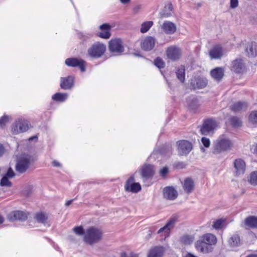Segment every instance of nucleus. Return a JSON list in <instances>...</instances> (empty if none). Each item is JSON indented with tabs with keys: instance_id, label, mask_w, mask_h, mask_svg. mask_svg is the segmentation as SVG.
Wrapping results in <instances>:
<instances>
[{
	"instance_id": "1",
	"label": "nucleus",
	"mask_w": 257,
	"mask_h": 257,
	"mask_svg": "<svg viewBox=\"0 0 257 257\" xmlns=\"http://www.w3.org/2000/svg\"><path fill=\"white\" fill-rule=\"evenodd\" d=\"M103 232L100 229L95 227H90L85 230L83 240L85 242L93 245L99 242L102 238Z\"/></svg>"
},
{
	"instance_id": "2",
	"label": "nucleus",
	"mask_w": 257,
	"mask_h": 257,
	"mask_svg": "<svg viewBox=\"0 0 257 257\" xmlns=\"http://www.w3.org/2000/svg\"><path fill=\"white\" fill-rule=\"evenodd\" d=\"M232 147V144L229 139L219 138L216 140L213 144V153L215 154H218L230 150Z\"/></svg>"
},
{
	"instance_id": "3",
	"label": "nucleus",
	"mask_w": 257,
	"mask_h": 257,
	"mask_svg": "<svg viewBox=\"0 0 257 257\" xmlns=\"http://www.w3.org/2000/svg\"><path fill=\"white\" fill-rule=\"evenodd\" d=\"M139 173L144 181L151 179L155 174V168L154 166L145 164L141 167Z\"/></svg>"
},
{
	"instance_id": "4",
	"label": "nucleus",
	"mask_w": 257,
	"mask_h": 257,
	"mask_svg": "<svg viewBox=\"0 0 257 257\" xmlns=\"http://www.w3.org/2000/svg\"><path fill=\"white\" fill-rule=\"evenodd\" d=\"M106 46L98 42L94 43L88 50L89 55L95 58L100 57L105 52Z\"/></svg>"
},
{
	"instance_id": "5",
	"label": "nucleus",
	"mask_w": 257,
	"mask_h": 257,
	"mask_svg": "<svg viewBox=\"0 0 257 257\" xmlns=\"http://www.w3.org/2000/svg\"><path fill=\"white\" fill-rule=\"evenodd\" d=\"M135 181L134 175H132L128 178L124 186L125 191L136 193L141 190L142 187L140 184L139 183H136Z\"/></svg>"
},
{
	"instance_id": "6",
	"label": "nucleus",
	"mask_w": 257,
	"mask_h": 257,
	"mask_svg": "<svg viewBox=\"0 0 257 257\" xmlns=\"http://www.w3.org/2000/svg\"><path fill=\"white\" fill-rule=\"evenodd\" d=\"M109 50L115 55H120L124 51L123 43L120 39H114L109 42Z\"/></svg>"
},
{
	"instance_id": "7",
	"label": "nucleus",
	"mask_w": 257,
	"mask_h": 257,
	"mask_svg": "<svg viewBox=\"0 0 257 257\" xmlns=\"http://www.w3.org/2000/svg\"><path fill=\"white\" fill-rule=\"evenodd\" d=\"M217 125L216 121L212 119L205 120L200 128L201 133L203 135H208L212 133Z\"/></svg>"
},
{
	"instance_id": "8",
	"label": "nucleus",
	"mask_w": 257,
	"mask_h": 257,
	"mask_svg": "<svg viewBox=\"0 0 257 257\" xmlns=\"http://www.w3.org/2000/svg\"><path fill=\"white\" fill-rule=\"evenodd\" d=\"M178 152L179 155H187L192 149V145L189 141L182 140L177 143Z\"/></svg>"
},
{
	"instance_id": "9",
	"label": "nucleus",
	"mask_w": 257,
	"mask_h": 257,
	"mask_svg": "<svg viewBox=\"0 0 257 257\" xmlns=\"http://www.w3.org/2000/svg\"><path fill=\"white\" fill-rule=\"evenodd\" d=\"M167 57L172 61H175L179 60L182 55V50L176 46H171L166 50Z\"/></svg>"
},
{
	"instance_id": "10",
	"label": "nucleus",
	"mask_w": 257,
	"mask_h": 257,
	"mask_svg": "<svg viewBox=\"0 0 257 257\" xmlns=\"http://www.w3.org/2000/svg\"><path fill=\"white\" fill-rule=\"evenodd\" d=\"M196 249L203 253H208L212 251L213 247L208 245L202 240L200 238L195 242V244Z\"/></svg>"
},
{
	"instance_id": "11",
	"label": "nucleus",
	"mask_w": 257,
	"mask_h": 257,
	"mask_svg": "<svg viewBox=\"0 0 257 257\" xmlns=\"http://www.w3.org/2000/svg\"><path fill=\"white\" fill-rule=\"evenodd\" d=\"M29 128V122L25 120H18L15 125V127L12 129L14 134H17L19 133L25 132Z\"/></svg>"
},
{
	"instance_id": "12",
	"label": "nucleus",
	"mask_w": 257,
	"mask_h": 257,
	"mask_svg": "<svg viewBox=\"0 0 257 257\" xmlns=\"http://www.w3.org/2000/svg\"><path fill=\"white\" fill-rule=\"evenodd\" d=\"M65 64L68 66L79 67L82 72H84L85 69V62L82 60L76 58H70L65 60Z\"/></svg>"
},
{
	"instance_id": "13",
	"label": "nucleus",
	"mask_w": 257,
	"mask_h": 257,
	"mask_svg": "<svg viewBox=\"0 0 257 257\" xmlns=\"http://www.w3.org/2000/svg\"><path fill=\"white\" fill-rule=\"evenodd\" d=\"M164 198L168 200H175L178 196V192L172 186L166 187L163 189Z\"/></svg>"
},
{
	"instance_id": "14",
	"label": "nucleus",
	"mask_w": 257,
	"mask_h": 257,
	"mask_svg": "<svg viewBox=\"0 0 257 257\" xmlns=\"http://www.w3.org/2000/svg\"><path fill=\"white\" fill-rule=\"evenodd\" d=\"M8 218L11 221L20 220L24 221L27 218L26 213L22 211H14L8 215Z\"/></svg>"
},
{
	"instance_id": "15",
	"label": "nucleus",
	"mask_w": 257,
	"mask_h": 257,
	"mask_svg": "<svg viewBox=\"0 0 257 257\" xmlns=\"http://www.w3.org/2000/svg\"><path fill=\"white\" fill-rule=\"evenodd\" d=\"M155 39L152 37H147L141 42V47L145 51L151 50L155 46Z\"/></svg>"
},
{
	"instance_id": "16",
	"label": "nucleus",
	"mask_w": 257,
	"mask_h": 257,
	"mask_svg": "<svg viewBox=\"0 0 257 257\" xmlns=\"http://www.w3.org/2000/svg\"><path fill=\"white\" fill-rule=\"evenodd\" d=\"M99 28L101 31L97 34V36L103 39H109L111 36L110 26L108 24H103L99 26Z\"/></svg>"
},
{
	"instance_id": "17",
	"label": "nucleus",
	"mask_w": 257,
	"mask_h": 257,
	"mask_svg": "<svg viewBox=\"0 0 257 257\" xmlns=\"http://www.w3.org/2000/svg\"><path fill=\"white\" fill-rule=\"evenodd\" d=\"M161 29L166 34L171 35L176 31V26L171 22L166 21L161 25Z\"/></svg>"
},
{
	"instance_id": "18",
	"label": "nucleus",
	"mask_w": 257,
	"mask_h": 257,
	"mask_svg": "<svg viewBox=\"0 0 257 257\" xmlns=\"http://www.w3.org/2000/svg\"><path fill=\"white\" fill-rule=\"evenodd\" d=\"M74 78L72 76L67 77H61L60 87L63 89H70L74 85Z\"/></svg>"
},
{
	"instance_id": "19",
	"label": "nucleus",
	"mask_w": 257,
	"mask_h": 257,
	"mask_svg": "<svg viewBox=\"0 0 257 257\" xmlns=\"http://www.w3.org/2000/svg\"><path fill=\"white\" fill-rule=\"evenodd\" d=\"M207 80L204 78H197L194 80H192L191 86L193 89H201L206 86Z\"/></svg>"
},
{
	"instance_id": "20",
	"label": "nucleus",
	"mask_w": 257,
	"mask_h": 257,
	"mask_svg": "<svg viewBox=\"0 0 257 257\" xmlns=\"http://www.w3.org/2000/svg\"><path fill=\"white\" fill-rule=\"evenodd\" d=\"M235 176H238L244 173L246 165L245 162H233Z\"/></svg>"
},
{
	"instance_id": "21",
	"label": "nucleus",
	"mask_w": 257,
	"mask_h": 257,
	"mask_svg": "<svg viewBox=\"0 0 257 257\" xmlns=\"http://www.w3.org/2000/svg\"><path fill=\"white\" fill-rule=\"evenodd\" d=\"M244 65L241 59H237L232 62L231 70L236 73H241L244 70Z\"/></svg>"
},
{
	"instance_id": "22",
	"label": "nucleus",
	"mask_w": 257,
	"mask_h": 257,
	"mask_svg": "<svg viewBox=\"0 0 257 257\" xmlns=\"http://www.w3.org/2000/svg\"><path fill=\"white\" fill-rule=\"evenodd\" d=\"M245 51L248 57H255L257 55V44L253 42L248 43Z\"/></svg>"
},
{
	"instance_id": "23",
	"label": "nucleus",
	"mask_w": 257,
	"mask_h": 257,
	"mask_svg": "<svg viewBox=\"0 0 257 257\" xmlns=\"http://www.w3.org/2000/svg\"><path fill=\"white\" fill-rule=\"evenodd\" d=\"M32 162H17L15 168L17 172L22 174L25 173L31 166Z\"/></svg>"
},
{
	"instance_id": "24",
	"label": "nucleus",
	"mask_w": 257,
	"mask_h": 257,
	"mask_svg": "<svg viewBox=\"0 0 257 257\" xmlns=\"http://www.w3.org/2000/svg\"><path fill=\"white\" fill-rule=\"evenodd\" d=\"M199 238L211 246L216 244L217 242V238L216 236L212 233H205L201 236Z\"/></svg>"
},
{
	"instance_id": "25",
	"label": "nucleus",
	"mask_w": 257,
	"mask_h": 257,
	"mask_svg": "<svg viewBox=\"0 0 257 257\" xmlns=\"http://www.w3.org/2000/svg\"><path fill=\"white\" fill-rule=\"evenodd\" d=\"M223 55L222 49L220 46L213 47L209 51V56L212 59H219Z\"/></svg>"
},
{
	"instance_id": "26",
	"label": "nucleus",
	"mask_w": 257,
	"mask_h": 257,
	"mask_svg": "<svg viewBox=\"0 0 257 257\" xmlns=\"http://www.w3.org/2000/svg\"><path fill=\"white\" fill-rule=\"evenodd\" d=\"M212 77L217 81H219L224 76V69L221 67H216L210 72Z\"/></svg>"
},
{
	"instance_id": "27",
	"label": "nucleus",
	"mask_w": 257,
	"mask_h": 257,
	"mask_svg": "<svg viewBox=\"0 0 257 257\" xmlns=\"http://www.w3.org/2000/svg\"><path fill=\"white\" fill-rule=\"evenodd\" d=\"M164 251V248L163 247L155 246L150 249L148 257H162Z\"/></svg>"
},
{
	"instance_id": "28",
	"label": "nucleus",
	"mask_w": 257,
	"mask_h": 257,
	"mask_svg": "<svg viewBox=\"0 0 257 257\" xmlns=\"http://www.w3.org/2000/svg\"><path fill=\"white\" fill-rule=\"evenodd\" d=\"M176 222V219L174 218L170 219L166 224L158 230V233H161L162 232H165V233H168L170 229L174 226Z\"/></svg>"
},
{
	"instance_id": "29",
	"label": "nucleus",
	"mask_w": 257,
	"mask_h": 257,
	"mask_svg": "<svg viewBox=\"0 0 257 257\" xmlns=\"http://www.w3.org/2000/svg\"><path fill=\"white\" fill-rule=\"evenodd\" d=\"M247 107V104L245 102H237L230 106L231 109L234 112H240L245 110Z\"/></svg>"
},
{
	"instance_id": "30",
	"label": "nucleus",
	"mask_w": 257,
	"mask_h": 257,
	"mask_svg": "<svg viewBox=\"0 0 257 257\" xmlns=\"http://www.w3.org/2000/svg\"><path fill=\"white\" fill-rule=\"evenodd\" d=\"M194 186V181L192 179L187 178L184 180L183 188L186 193H190L193 191Z\"/></svg>"
},
{
	"instance_id": "31",
	"label": "nucleus",
	"mask_w": 257,
	"mask_h": 257,
	"mask_svg": "<svg viewBox=\"0 0 257 257\" xmlns=\"http://www.w3.org/2000/svg\"><path fill=\"white\" fill-rule=\"evenodd\" d=\"M228 242L231 247L238 246L241 244L240 236L236 234H233L228 239Z\"/></svg>"
},
{
	"instance_id": "32",
	"label": "nucleus",
	"mask_w": 257,
	"mask_h": 257,
	"mask_svg": "<svg viewBox=\"0 0 257 257\" xmlns=\"http://www.w3.org/2000/svg\"><path fill=\"white\" fill-rule=\"evenodd\" d=\"M244 224L250 228H257V216H249L244 220Z\"/></svg>"
},
{
	"instance_id": "33",
	"label": "nucleus",
	"mask_w": 257,
	"mask_h": 257,
	"mask_svg": "<svg viewBox=\"0 0 257 257\" xmlns=\"http://www.w3.org/2000/svg\"><path fill=\"white\" fill-rule=\"evenodd\" d=\"M194 240V235L189 234H184L180 238V242L185 245H189L191 244Z\"/></svg>"
},
{
	"instance_id": "34",
	"label": "nucleus",
	"mask_w": 257,
	"mask_h": 257,
	"mask_svg": "<svg viewBox=\"0 0 257 257\" xmlns=\"http://www.w3.org/2000/svg\"><path fill=\"white\" fill-rule=\"evenodd\" d=\"M35 219L39 223H43L46 225L48 223V216L43 212H39L36 214Z\"/></svg>"
},
{
	"instance_id": "35",
	"label": "nucleus",
	"mask_w": 257,
	"mask_h": 257,
	"mask_svg": "<svg viewBox=\"0 0 257 257\" xmlns=\"http://www.w3.org/2000/svg\"><path fill=\"white\" fill-rule=\"evenodd\" d=\"M173 9L172 4H168L164 8V11L161 13L162 17H168L171 14V12L172 11Z\"/></svg>"
},
{
	"instance_id": "36",
	"label": "nucleus",
	"mask_w": 257,
	"mask_h": 257,
	"mask_svg": "<svg viewBox=\"0 0 257 257\" xmlns=\"http://www.w3.org/2000/svg\"><path fill=\"white\" fill-rule=\"evenodd\" d=\"M68 97V94L57 93L52 96V99L55 101H64Z\"/></svg>"
},
{
	"instance_id": "37",
	"label": "nucleus",
	"mask_w": 257,
	"mask_h": 257,
	"mask_svg": "<svg viewBox=\"0 0 257 257\" xmlns=\"http://www.w3.org/2000/svg\"><path fill=\"white\" fill-rule=\"evenodd\" d=\"M153 22L152 21H147L144 22L142 25L140 31L142 33H146L149 31L150 28L153 26Z\"/></svg>"
},
{
	"instance_id": "38",
	"label": "nucleus",
	"mask_w": 257,
	"mask_h": 257,
	"mask_svg": "<svg viewBox=\"0 0 257 257\" xmlns=\"http://www.w3.org/2000/svg\"><path fill=\"white\" fill-rule=\"evenodd\" d=\"M177 78L181 82H184L185 80V68L184 67H180L176 72Z\"/></svg>"
},
{
	"instance_id": "39",
	"label": "nucleus",
	"mask_w": 257,
	"mask_h": 257,
	"mask_svg": "<svg viewBox=\"0 0 257 257\" xmlns=\"http://www.w3.org/2000/svg\"><path fill=\"white\" fill-rule=\"evenodd\" d=\"M230 121L232 126L234 127H240L242 125V121L240 119L236 116L231 117Z\"/></svg>"
},
{
	"instance_id": "40",
	"label": "nucleus",
	"mask_w": 257,
	"mask_h": 257,
	"mask_svg": "<svg viewBox=\"0 0 257 257\" xmlns=\"http://www.w3.org/2000/svg\"><path fill=\"white\" fill-rule=\"evenodd\" d=\"M188 105L190 109L195 111L199 106V101L197 99L193 97L191 101L188 102Z\"/></svg>"
},
{
	"instance_id": "41",
	"label": "nucleus",
	"mask_w": 257,
	"mask_h": 257,
	"mask_svg": "<svg viewBox=\"0 0 257 257\" xmlns=\"http://www.w3.org/2000/svg\"><path fill=\"white\" fill-rule=\"evenodd\" d=\"M248 182L252 185H257V171L250 174Z\"/></svg>"
},
{
	"instance_id": "42",
	"label": "nucleus",
	"mask_w": 257,
	"mask_h": 257,
	"mask_svg": "<svg viewBox=\"0 0 257 257\" xmlns=\"http://www.w3.org/2000/svg\"><path fill=\"white\" fill-rule=\"evenodd\" d=\"M9 178L4 176L1 179L0 185L1 186H7V187H11L12 185V184L11 181H9Z\"/></svg>"
},
{
	"instance_id": "43",
	"label": "nucleus",
	"mask_w": 257,
	"mask_h": 257,
	"mask_svg": "<svg viewBox=\"0 0 257 257\" xmlns=\"http://www.w3.org/2000/svg\"><path fill=\"white\" fill-rule=\"evenodd\" d=\"M73 230L78 235H85V231L82 226L75 227Z\"/></svg>"
},
{
	"instance_id": "44",
	"label": "nucleus",
	"mask_w": 257,
	"mask_h": 257,
	"mask_svg": "<svg viewBox=\"0 0 257 257\" xmlns=\"http://www.w3.org/2000/svg\"><path fill=\"white\" fill-rule=\"evenodd\" d=\"M187 164L183 162H175L173 166L176 169H182L186 167Z\"/></svg>"
},
{
	"instance_id": "45",
	"label": "nucleus",
	"mask_w": 257,
	"mask_h": 257,
	"mask_svg": "<svg viewBox=\"0 0 257 257\" xmlns=\"http://www.w3.org/2000/svg\"><path fill=\"white\" fill-rule=\"evenodd\" d=\"M155 65L159 68H163L165 67V64L163 60L160 58H157L154 60Z\"/></svg>"
},
{
	"instance_id": "46",
	"label": "nucleus",
	"mask_w": 257,
	"mask_h": 257,
	"mask_svg": "<svg viewBox=\"0 0 257 257\" xmlns=\"http://www.w3.org/2000/svg\"><path fill=\"white\" fill-rule=\"evenodd\" d=\"M249 120L252 123H257V111H253L250 114Z\"/></svg>"
},
{
	"instance_id": "47",
	"label": "nucleus",
	"mask_w": 257,
	"mask_h": 257,
	"mask_svg": "<svg viewBox=\"0 0 257 257\" xmlns=\"http://www.w3.org/2000/svg\"><path fill=\"white\" fill-rule=\"evenodd\" d=\"M223 222V220L221 219H218L213 222L212 227L216 229H220L221 227Z\"/></svg>"
},
{
	"instance_id": "48",
	"label": "nucleus",
	"mask_w": 257,
	"mask_h": 257,
	"mask_svg": "<svg viewBox=\"0 0 257 257\" xmlns=\"http://www.w3.org/2000/svg\"><path fill=\"white\" fill-rule=\"evenodd\" d=\"M16 174L12 168L10 167L6 174L4 175L9 178H13L15 176Z\"/></svg>"
},
{
	"instance_id": "49",
	"label": "nucleus",
	"mask_w": 257,
	"mask_h": 257,
	"mask_svg": "<svg viewBox=\"0 0 257 257\" xmlns=\"http://www.w3.org/2000/svg\"><path fill=\"white\" fill-rule=\"evenodd\" d=\"M169 172V168L167 167H164L160 171V175L162 177H165Z\"/></svg>"
},
{
	"instance_id": "50",
	"label": "nucleus",
	"mask_w": 257,
	"mask_h": 257,
	"mask_svg": "<svg viewBox=\"0 0 257 257\" xmlns=\"http://www.w3.org/2000/svg\"><path fill=\"white\" fill-rule=\"evenodd\" d=\"M8 121V116L5 115L0 118V126L4 127L6 123Z\"/></svg>"
},
{
	"instance_id": "51",
	"label": "nucleus",
	"mask_w": 257,
	"mask_h": 257,
	"mask_svg": "<svg viewBox=\"0 0 257 257\" xmlns=\"http://www.w3.org/2000/svg\"><path fill=\"white\" fill-rule=\"evenodd\" d=\"M201 142L204 147L208 148L210 146V142L209 139L205 137H203L201 139Z\"/></svg>"
},
{
	"instance_id": "52",
	"label": "nucleus",
	"mask_w": 257,
	"mask_h": 257,
	"mask_svg": "<svg viewBox=\"0 0 257 257\" xmlns=\"http://www.w3.org/2000/svg\"><path fill=\"white\" fill-rule=\"evenodd\" d=\"M238 0H230V8L231 9H235L238 6Z\"/></svg>"
},
{
	"instance_id": "53",
	"label": "nucleus",
	"mask_w": 257,
	"mask_h": 257,
	"mask_svg": "<svg viewBox=\"0 0 257 257\" xmlns=\"http://www.w3.org/2000/svg\"><path fill=\"white\" fill-rule=\"evenodd\" d=\"M141 9H142V6L141 5H138L135 6L134 7L133 10L134 13H135V14L138 13L140 12V11L141 10Z\"/></svg>"
},
{
	"instance_id": "54",
	"label": "nucleus",
	"mask_w": 257,
	"mask_h": 257,
	"mask_svg": "<svg viewBox=\"0 0 257 257\" xmlns=\"http://www.w3.org/2000/svg\"><path fill=\"white\" fill-rule=\"evenodd\" d=\"M52 166L57 168L62 167V164L59 162H52Z\"/></svg>"
},
{
	"instance_id": "55",
	"label": "nucleus",
	"mask_w": 257,
	"mask_h": 257,
	"mask_svg": "<svg viewBox=\"0 0 257 257\" xmlns=\"http://www.w3.org/2000/svg\"><path fill=\"white\" fill-rule=\"evenodd\" d=\"M32 188L33 187L31 186H28L26 190V195L28 196V195H30V194L31 193V192L32 191Z\"/></svg>"
},
{
	"instance_id": "56",
	"label": "nucleus",
	"mask_w": 257,
	"mask_h": 257,
	"mask_svg": "<svg viewBox=\"0 0 257 257\" xmlns=\"http://www.w3.org/2000/svg\"><path fill=\"white\" fill-rule=\"evenodd\" d=\"M5 149L3 146L0 144V157H1L4 153Z\"/></svg>"
},
{
	"instance_id": "57",
	"label": "nucleus",
	"mask_w": 257,
	"mask_h": 257,
	"mask_svg": "<svg viewBox=\"0 0 257 257\" xmlns=\"http://www.w3.org/2000/svg\"><path fill=\"white\" fill-rule=\"evenodd\" d=\"M73 199L70 200H69V201H67V202H66V203H65V205H66V206H69L70 204H72V203L73 202Z\"/></svg>"
},
{
	"instance_id": "58",
	"label": "nucleus",
	"mask_w": 257,
	"mask_h": 257,
	"mask_svg": "<svg viewBox=\"0 0 257 257\" xmlns=\"http://www.w3.org/2000/svg\"><path fill=\"white\" fill-rule=\"evenodd\" d=\"M130 257H138V255L133 252H131L130 254Z\"/></svg>"
},
{
	"instance_id": "59",
	"label": "nucleus",
	"mask_w": 257,
	"mask_h": 257,
	"mask_svg": "<svg viewBox=\"0 0 257 257\" xmlns=\"http://www.w3.org/2000/svg\"><path fill=\"white\" fill-rule=\"evenodd\" d=\"M37 139V136H33V137H30L29 139V141H31L32 140H33L34 139Z\"/></svg>"
},
{
	"instance_id": "60",
	"label": "nucleus",
	"mask_w": 257,
	"mask_h": 257,
	"mask_svg": "<svg viewBox=\"0 0 257 257\" xmlns=\"http://www.w3.org/2000/svg\"><path fill=\"white\" fill-rule=\"evenodd\" d=\"M4 221V217L0 214V224L3 223Z\"/></svg>"
},
{
	"instance_id": "61",
	"label": "nucleus",
	"mask_w": 257,
	"mask_h": 257,
	"mask_svg": "<svg viewBox=\"0 0 257 257\" xmlns=\"http://www.w3.org/2000/svg\"><path fill=\"white\" fill-rule=\"evenodd\" d=\"M246 257H257L256 254H250L247 255Z\"/></svg>"
},
{
	"instance_id": "62",
	"label": "nucleus",
	"mask_w": 257,
	"mask_h": 257,
	"mask_svg": "<svg viewBox=\"0 0 257 257\" xmlns=\"http://www.w3.org/2000/svg\"><path fill=\"white\" fill-rule=\"evenodd\" d=\"M120 2L123 4H126L130 2V0H120Z\"/></svg>"
},
{
	"instance_id": "63",
	"label": "nucleus",
	"mask_w": 257,
	"mask_h": 257,
	"mask_svg": "<svg viewBox=\"0 0 257 257\" xmlns=\"http://www.w3.org/2000/svg\"><path fill=\"white\" fill-rule=\"evenodd\" d=\"M120 257H126V254L125 252H122L120 254Z\"/></svg>"
}]
</instances>
